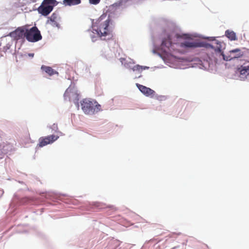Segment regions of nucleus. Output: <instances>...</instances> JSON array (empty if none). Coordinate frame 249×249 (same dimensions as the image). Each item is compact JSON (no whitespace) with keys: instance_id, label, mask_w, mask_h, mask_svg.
Instances as JSON below:
<instances>
[{"instance_id":"4","label":"nucleus","mask_w":249,"mask_h":249,"mask_svg":"<svg viewBox=\"0 0 249 249\" xmlns=\"http://www.w3.org/2000/svg\"><path fill=\"white\" fill-rule=\"evenodd\" d=\"M180 46L182 48H195L197 47H204L206 48H213V45L204 41L196 42L185 41L181 43Z\"/></svg>"},{"instance_id":"19","label":"nucleus","mask_w":249,"mask_h":249,"mask_svg":"<svg viewBox=\"0 0 249 249\" xmlns=\"http://www.w3.org/2000/svg\"><path fill=\"white\" fill-rule=\"evenodd\" d=\"M89 1L90 3L96 5L100 2V0H89Z\"/></svg>"},{"instance_id":"7","label":"nucleus","mask_w":249,"mask_h":249,"mask_svg":"<svg viewBox=\"0 0 249 249\" xmlns=\"http://www.w3.org/2000/svg\"><path fill=\"white\" fill-rule=\"evenodd\" d=\"M59 136L55 135H51L46 137H40L37 146L39 147H43L49 144H52L56 141Z\"/></svg>"},{"instance_id":"24","label":"nucleus","mask_w":249,"mask_h":249,"mask_svg":"<svg viewBox=\"0 0 249 249\" xmlns=\"http://www.w3.org/2000/svg\"><path fill=\"white\" fill-rule=\"evenodd\" d=\"M218 51H219V52H221V50H220V48H219Z\"/></svg>"},{"instance_id":"18","label":"nucleus","mask_w":249,"mask_h":249,"mask_svg":"<svg viewBox=\"0 0 249 249\" xmlns=\"http://www.w3.org/2000/svg\"><path fill=\"white\" fill-rule=\"evenodd\" d=\"M50 23L53 27H58V28L59 27V24H58V23L57 22V20L50 21Z\"/></svg>"},{"instance_id":"14","label":"nucleus","mask_w":249,"mask_h":249,"mask_svg":"<svg viewBox=\"0 0 249 249\" xmlns=\"http://www.w3.org/2000/svg\"><path fill=\"white\" fill-rule=\"evenodd\" d=\"M240 74L242 75L249 74V66H242L240 68Z\"/></svg>"},{"instance_id":"6","label":"nucleus","mask_w":249,"mask_h":249,"mask_svg":"<svg viewBox=\"0 0 249 249\" xmlns=\"http://www.w3.org/2000/svg\"><path fill=\"white\" fill-rule=\"evenodd\" d=\"M26 26H21L18 28L14 31L10 33L7 36H10L14 40H18L25 37Z\"/></svg>"},{"instance_id":"16","label":"nucleus","mask_w":249,"mask_h":249,"mask_svg":"<svg viewBox=\"0 0 249 249\" xmlns=\"http://www.w3.org/2000/svg\"><path fill=\"white\" fill-rule=\"evenodd\" d=\"M57 19H58V16H57V14L56 13H53L51 15V16L50 17V21L57 20Z\"/></svg>"},{"instance_id":"13","label":"nucleus","mask_w":249,"mask_h":249,"mask_svg":"<svg viewBox=\"0 0 249 249\" xmlns=\"http://www.w3.org/2000/svg\"><path fill=\"white\" fill-rule=\"evenodd\" d=\"M225 35L231 40L237 39L236 34L233 31L227 30L225 32Z\"/></svg>"},{"instance_id":"8","label":"nucleus","mask_w":249,"mask_h":249,"mask_svg":"<svg viewBox=\"0 0 249 249\" xmlns=\"http://www.w3.org/2000/svg\"><path fill=\"white\" fill-rule=\"evenodd\" d=\"M109 22L110 20L108 19L105 20L103 23L100 24L97 30V32L100 37L110 35V31L108 28Z\"/></svg>"},{"instance_id":"9","label":"nucleus","mask_w":249,"mask_h":249,"mask_svg":"<svg viewBox=\"0 0 249 249\" xmlns=\"http://www.w3.org/2000/svg\"><path fill=\"white\" fill-rule=\"evenodd\" d=\"M230 53L229 55H225L223 53H221L223 59L226 61H229L232 59L240 57L243 55V53L239 49H235L229 51Z\"/></svg>"},{"instance_id":"22","label":"nucleus","mask_w":249,"mask_h":249,"mask_svg":"<svg viewBox=\"0 0 249 249\" xmlns=\"http://www.w3.org/2000/svg\"><path fill=\"white\" fill-rule=\"evenodd\" d=\"M208 39H209V40H214V39H213V37H210V38H208Z\"/></svg>"},{"instance_id":"1","label":"nucleus","mask_w":249,"mask_h":249,"mask_svg":"<svg viewBox=\"0 0 249 249\" xmlns=\"http://www.w3.org/2000/svg\"><path fill=\"white\" fill-rule=\"evenodd\" d=\"M84 112L88 115H93L101 110V106L95 100L84 99L81 102Z\"/></svg>"},{"instance_id":"11","label":"nucleus","mask_w":249,"mask_h":249,"mask_svg":"<svg viewBox=\"0 0 249 249\" xmlns=\"http://www.w3.org/2000/svg\"><path fill=\"white\" fill-rule=\"evenodd\" d=\"M41 69L44 71L49 76H52L54 74L58 75V72L50 67L43 65L41 66Z\"/></svg>"},{"instance_id":"10","label":"nucleus","mask_w":249,"mask_h":249,"mask_svg":"<svg viewBox=\"0 0 249 249\" xmlns=\"http://www.w3.org/2000/svg\"><path fill=\"white\" fill-rule=\"evenodd\" d=\"M137 86L139 90L145 95L147 96H151L155 93V91L149 88L144 86L137 84Z\"/></svg>"},{"instance_id":"23","label":"nucleus","mask_w":249,"mask_h":249,"mask_svg":"<svg viewBox=\"0 0 249 249\" xmlns=\"http://www.w3.org/2000/svg\"><path fill=\"white\" fill-rule=\"evenodd\" d=\"M164 98V97L163 96H160V99H159V100H162V98Z\"/></svg>"},{"instance_id":"15","label":"nucleus","mask_w":249,"mask_h":249,"mask_svg":"<svg viewBox=\"0 0 249 249\" xmlns=\"http://www.w3.org/2000/svg\"><path fill=\"white\" fill-rule=\"evenodd\" d=\"M50 128L52 129V132H59L60 134H62V133L58 131V127L57 124H53L50 126Z\"/></svg>"},{"instance_id":"21","label":"nucleus","mask_w":249,"mask_h":249,"mask_svg":"<svg viewBox=\"0 0 249 249\" xmlns=\"http://www.w3.org/2000/svg\"><path fill=\"white\" fill-rule=\"evenodd\" d=\"M28 55L30 57H33L34 55V53H29L28 54Z\"/></svg>"},{"instance_id":"12","label":"nucleus","mask_w":249,"mask_h":249,"mask_svg":"<svg viewBox=\"0 0 249 249\" xmlns=\"http://www.w3.org/2000/svg\"><path fill=\"white\" fill-rule=\"evenodd\" d=\"M81 0H64L63 4L66 6H71L79 4Z\"/></svg>"},{"instance_id":"3","label":"nucleus","mask_w":249,"mask_h":249,"mask_svg":"<svg viewBox=\"0 0 249 249\" xmlns=\"http://www.w3.org/2000/svg\"><path fill=\"white\" fill-rule=\"evenodd\" d=\"M55 2V0H44L37 9L38 13L44 16L48 15L52 11Z\"/></svg>"},{"instance_id":"20","label":"nucleus","mask_w":249,"mask_h":249,"mask_svg":"<svg viewBox=\"0 0 249 249\" xmlns=\"http://www.w3.org/2000/svg\"><path fill=\"white\" fill-rule=\"evenodd\" d=\"M202 248H203L204 249H207V246H206V245H204H204H202Z\"/></svg>"},{"instance_id":"17","label":"nucleus","mask_w":249,"mask_h":249,"mask_svg":"<svg viewBox=\"0 0 249 249\" xmlns=\"http://www.w3.org/2000/svg\"><path fill=\"white\" fill-rule=\"evenodd\" d=\"M145 68H146V67L144 68L143 69H144ZM142 70H143L142 67L139 66V65H136L133 68V70L134 71H142Z\"/></svg>"},{"instance_id":"2","label":"nucleus","mask_w":249,"mask_h":249,"mask_svg":"<svg viewBox=\"0 0 249 249\" xmlns=\"http://www.w3.org/2000/svg\"><path fill=\"white\" fill-rule=\"evenodd\" d=\"M25 38L29 42H35L41 40L42 36L38 28L34 26L30 29L26 27Z\"/></svg>"},{"instance_id":"5","label":"nucleus","mask_w":249,"mask_h":249,"mask_svg":"<svg viewBox=\"0 0 249 249\" xmlns=\"http://www.w3.org/2000/svg\"><path fill=\"white\" fill-rule=\"evenodd\" d=\"M161 49L167 53H172L175 50L174 44L171 41L170 36L168 35L167 37L164 38L161 45Z\"/></svg>"}]
</instances>
